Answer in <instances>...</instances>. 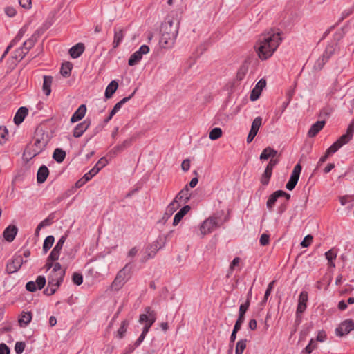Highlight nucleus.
I'll return each mask as SVG.
<instances>
[{
  "label": "nucleus",
  "mask_w": 354,
  "mask_h": 354,
  "mask_svg": "<svg viewBox=\"0 0 354 354\" xmlns=\"http://www.w3.org/2000/svg\"><path fill=\"white\" fill-rule=\"evenodd\" d=\"M99 172V169L97 167H94L92 168L88 173L85 174L83 176L84 179V182H88L90 180L93 176H95Z\"/></svg>",
  "instance_id": "43"
},
{
  "label": "nucleus",
  "mask_w": 354,
  "mask_h": 354,
  "mask_svg": "<svg viewBox=\"0 0 354 354\" xmlns=\"http://www.w3.org/2000/svg\"><path fill=\"white\" fill-rule=\"evenodd\" d=\"M85 47L83 43H78L69 49V55L73 58L79 57L84 51Z\"/></svg>",
  "instance_id": "15"
},
{
  "label": "nucleus",
  "mask_w": 354,
  "mask_h": 354,
  "mask_svg": "<svg viewBox=\"0 0 354 354\" xmlns=\"http://www.w3.org/2000/svg\"><path fill=\"white\" fill-rule=\"evenodd\" d=\"M266 86V81L263 79L260 80L255 86V88L253 89V93H258L259 91L261 92L263 88Z\"/></svg>",
  "instance_id": "51"
},
{
  "label": "nucleus",
  "mask_w": 354,
  "mask_h": 354,
  "mask_svg": "<svg viewBox=\"0 0 354 354\" xmlns=\"http://www.w3.org/2000/svg\"><path fill=\"white\" fill-rule=\"evenodd\" d=\"M272 174V173L269 172L268 171H266V170L264 171V172L262 174L261 178V183L263 185H267L269 183L270 178H271Z\"/></svg>",
  "instance_id": "48"
},
{
  "label": "nucleus",
  "mask_w": 354,
  "mask_h": 354,
  "mask_svg": "<svg viewBox=\"0 0 354 354\" xmlns=\"http://www.w3.org/2000/svg\"><path fill=\"white\" fill-rule=\"evenodd\" d=\"M218 226V219L214 217H210L203 221L200 227V232L202 236L211 233Z\"/></svg>",
  "instance_id": "6"
},
{
  "label": "nucleus",
  "mask_w": 354,
  "mask_h": 354,
  "mask_svg": "<svg viewBox=\"0 0 354 354\" xmlns=\"http://www.w3.org/2000/svg\"><path fill=\"white\" fill-rule=\"evenodd\" d=\"M65 272L52 273L48 276V283H56L62 284L64 281Z\"/></svg>",
  "instance_id": "25"
},
{
  "label": "nucleus",
  "mask_w": 354,
  "mask_h": 354,
  "mask_svg": "<svg viewBox=\"0 0 354 354\" xmlns=\"http://www.w3.org/2000/svg\"><path fill=\"white\" fill-rule=\"evenodd\" d=\"M270 236L267 234H263L260 237V244L263 246L266 245L269 243Z\"/></svg>",
  "instance_id": "60"
},
{
  "label": "nucleus",
  "mask_w": 354,
  "mask_h": 354,
  "mask_svg": "<svg viewBox=\"0 0 354 354\" xmlns=\"http://www.w3.org/2000/svg\"><path fill=\"white\" fill-rule=\"evenodd\" d=\"M191 207L189 205H185L183 208L180 209L179 212H178L176 215L174 216V221H173V225H177L180 221L182 220V218L184 217L185 215H186L189 211L190 210Z\"/></svg>",
  "instance_id": "21"
},
{
  "label": "nucleus",
  "mask_w": 354,
  "mask_h": 354,
  "mask_svg": "<svg viewBox=\"0 0 354 354\" xmlns=\"http://www.w3.org/2000/svg\"><path fill=\"white\" fill-rule=\"evenodd\" d=\"M341 145L339 144L337 141H335L326 151L328 155L333 154L338 151L340 149Z\"/></svg>",
  "instance_id": "49"
},
{
  "label": "nucleus",
  "mask_w": 354,
  "mask_h": 354,
  "mask_svg": "<svg viewBox=\"0 0 354 354\" xmlns=\"http://www.w3.org/2000/svg\"><path fill=\"white\" fill-rule=\"evenodd\" d=\"M301 171V166L299 163H298L293 168L290 179L286 185V187L287 189L291 191L295 187L296 185L298 183Z\"/></svg>",
  "instance_id": "7"
},
{
  "label": "nucleus",
  "mask_w": 354,
  "mask_h": 354,
  "mask_svg": "<svg viewBox=\"0 0 354 354\" xmlns=\"http://www.w3.org/2000/svg\"><path fill=\"white\" fill-rule=\"evenodd\" d=\"M25 344L22 342H17L15 346V351L17 354H21L25 349Z\"/></svg>",
  "instance_id": "56"
},
{
  "label": "nucleus",
  "mask_w": 354,
  "mask_h": 354,
  "mask_svg": "<svg viewBox=\"0 0 354 354\" xmlns=\"http://www.w3.org/2000/svg\"><path fill=\"white\" fill-rule=\"evenodd\" d=\"M61 251L58 250L57 249H55L53 248L51 252L50 253L48 259V261H55L57 260L59 257Z\"/></svg>",
  "instance_id": "47"
},
{
  "label": "nucleus",
  "mask_w": 354,
  "mask_h": 354,
  "mask_svg": "<svg viewBox=\"0 0 354 354\" xmlns=\"http://www.w3.org/2000/svg\"><path fill=\"white\" fill-rule=\"evenodd\" d=\"M353 330H354V322L351 319H347L341 323L336 328L335 333L337 336L342 337Z\"/></svg>",
  "instance_id": "10"
},
{
  "label": "nucleus",
  "mask_w": 354,
  "mask_h": 354,
  "mask_svg": "<svg viewBox=\"0 0 354 354\" xmlns=\"http://www.w3.org/2000/svg\"><path fill=\"white\" fill-rule=\"evenodd\" d=\"M149 52V48L147 45H142L138 50L133 53L129 57L128 64L131 66L137 64L142 58L143 55Z\"/></svg>",
  "instance_id": "8"
},
{
  "label": "nucleus",
  "mask_w": 354,
  "mask_h": 354,
  "mask_svg": "<svg viewBox=\"0 0 354 354\" xmlns=\"http://www.w3.org/2000/svg\"><path fill=\"white\" fill-rule=\"evenodd\" d=\"M278 163L277 160L271 159L270 162H268L266 171H268L269 172L272 173L273 168L275 167V165Z\"/></svg>",
  "instance_id": "61"
},
{
  "label": "nucleus",
  "mask_w": 354,
  "mask_h": 354,
  "mask_svg": "<svg viewBox=\"0 0 354 354\" xmlns=\"http://www.w3.org/2000/svg\"><path fill=\"white\" fill-rule=\"evenodd\" d=\"M308 295L306 291H301L298 299V304L296 310V316L298 317L307 308Z\"/></svg>",
  "instance_id": "11"
},
{
  "label": "nucleus",
  "mask_w": 354,
  "mask_h": 354,
  "mask_svg": "<svg viewBox=\"0 0 354 354\" xmlns=\"http://www.w3.org/2000/svg\"><path fill=\"white\" fill-rule=\"evenodd\" d=\"M129 323L127 320H124L122 322L121 326L118 330L117 335L120 339L124 337L125 333L127 332V327Z\"/></svg>",
  "instance_id": "37"
},
{
  "label": "nucleus",
  "mask_w": 354,
  "mask_h": 354,
  "mask_svg": "<svg viewBox=\"0 0 354 354\" xmlns=\"http://www.w3.org/2000/svg\"><path fill=\"white\" fill-rule=\"evenodd\" d=\"M49 174V170L45 165L41 166L37 174V180L38 183H43L46 181Z\"/></svg>",
  "instance_id": "19"
},
{
  "label": "nucleus",
  "mask_w": 354,
  "mask_h": 354,
  "mask_svg": "<svg viewBox=\"0 0 354 354\" xmlns=\"http://www.w3.org/2000/svg\"><path fill=\"white\" fill-rule=\"evenodd\" d=\"M247 339H242L237 342L235 349V354H242L246 348Z\"/></svg>",
  "instance_id": "36"
},
{
  "label": "nucleus",
  "mask_w": 354,
  "mask_h": 354,
  "mask_svg": "<svg viewBox=\"0 0 354 354\" xmlns=\"http://www.w3.org/2000/svg\"><path fill=\"white\" fill-rule=\"evenodd\" d=\"M54 241H55L54 236L52 235L48 236L45 239V240L44 241V244H43V251L44 252V253H46L49 250V249L52 247V245L54 243Z\"/></svg>",
  "instance_id": "35"
},
{
  "label": "nucleus",
  "mask_w": 354,
  "mask_h": 354,
  "mask_svg": "<svg viewBox=\"0 0 354 354\" xmlns=\"http://www.w3.org/2000/svg\"><path fill=\"white\" fill-rule=\"evenodd\" d=\"M124 38V32L122 28L114 29V39L113 41V48H116L119 44L121 43Z\"/></svg>",
  "instance_id": "26"
},
{
  "label": "nucleus",
  "mask_w": 354,
  "mask_h": 354,
  "mask_svg": "<svg viewBox=\"0 0 354 354\" xmlns=\"http://www.w3.org/2000/svg\"><path fill=\"white\" fill-rule=\"evenodd\" d=\"M72 68L73 64L69 62H66L62 64L60 69V73L63 77H68L71 75Z\"/></svg>",
  "instance_id": "32"
},
{
  "label": "nucleus",
  "mask_w": 354,
  "mask_h": 354,
  "mask_svg": "<svg viewBox=\"0 0 354 354\" xmlns=\"http://www.w3.org/2000/svg\"><path fill=\"white\" fill-rule=\"evenodd\" d=\"M341 145L339 144L337 141H335L326 151L328 155L333 154L338 151L340 149Z\"/></svg>",
  "instance_id": "50"
},
{
  "label": "nucleus",
  "mask_w": 354,
  "mask_h": 354,
  "mask_svg": "<svg viewBox=\"0 0 354 354\" xmlns=\"http://www.w3.org/2000/svg\"><path fill=\"white\" fill-rule=\"evenodd\" d=\"M118 87V84L115 80H112L107 86L105 90V97L109 99L112 97Z\"/></svg>",
  "instance_id": "27"
},
{
  "label": "nucleus",
  "mask_w": 354,
  "mask_h": 354,
  "mask_svg": "<svg viewBox=\"0 0 354 354\" xmlns=\"http://www.w3.org/2000/svg\"><path fill=\"white\" fill-rule=\"evenodd\" d=\"M27 53L28 52L23 47H21L15 51L14 57L16 59L21 60Z\"/></svg>",
  "instance_id": "45"
},
{
  "label": "nucleus",
  "mask_w": 354,
  "mask_h": 354,
  "mask_svg": "<svg viewBox=\"0 0 354 354\" xmlns=\"http://www.w3.org/2000/svg\"><path fill=\"white\" fill-rule=\"evenodd\" d=\"M36 42V37L32 36L23 44V48L28 53V51L34 46Z\"/></svg>",
  "instance_id": "42"
},
{
  "label": "nucleus",
  "mask_w": 354,
  "mask_h": 354,
  "mask_svg": "<svg viewBox=\"0 0 354 354\" xmlns=\"http://www.w3.org/2000/svg\"><path fill=\"white\" fill-rule=\"evenodd\" d=\"M72 279H73V282L77 286L81 285L83 282V277L80 273L75 272L73 274Z\"/></svg>",
  "instance_id": "52"
},
{
  "label": "nucleus",
  "mask_w": 354,
  "mask_h": 354,
  "mask_svg": "<svg viewBox=\"0 0 354 354\" xmlns=\"http://www.w3.org/2000/svg\"><path fill=\"white\" fill-rule=\"evenodd\" d=\"M354 132V121H353L347 128L346 133L343 134L339 137V138L337 140L341 147L348 143L353 138Z\"/></svg>",
  "instance_id": "12"
},
{
  "label": "nucleus",
  "mask_w": 354,
  "mask_h": 354,
  "mask_svg": "<svg viewBox=\"0 0 354 354\" xmlns=\"http://www.w3.org/2000/svg\"><path fill=\"white\" fill-rule=\"evenodd\" d=\"M19 3L25 9H30L32 6L31 0H19Z\"/></svg>",
  "instance_id": "64"
},
{
  "label": "nucleus",
  "mask_w": 354,
  "mask_h": 354,
  "mask_svg": "<svg viewBox=\"0 0 354 354\" xmlns=\"http://www.w3.org/2000/svg\"><path fill=\"white\" fill-rule=\"evenodd\" d=\"M145 313L141 314L139 317V322L140 324H144L145 326L141 335L135 342L136 347L140 346V344L144 341L146 335L156 320V313L151 307L145 308Z\"/></svg>",
  "instance_id": "4"
},
{
  "label": "nucleus",
  "mask_w": 354,
  "mask_h": 354,
  "mask_svg": "<svg viewBox=\"0 0 354 354\" xmlns=\"http://www.w3.org/2000/svg\"><path fill=\"white\" fill-rule=\"evenodd\" d=\"M277 151L270 147L265 148L260 155V160H266L270 158H274L277 156Z\"/></svg>",
  "instance_id": "24"
},
{
  "label": "nucleus",
  "mask_w": 354,
  "mask_h": 354,
  "mask_svg": "<svg viewBox=\"0 0 354 354\" xmlns=\"http://www.w3.org/2000/svg\"><path fill=\"white\" fill-rule=\"evenodd\" d=\"M274 283H275V281H272V282H270L268 284V288H267L265 295H264V298H263V302H266V301L268 300V297L270 295L271 292L273 289Z\"/></svg>",
  "instance_id": "53"
},
{
  "label": "nucleus",
  "mask_w": 354,
  "mask_h": 354,
  "mask_svg": "<svg viewBox=\"0 0 354 354\" xmlns=\"http://www.w3.org/2000/svg\"><path fill=\"white\" fill-rule=\"evenodd\" d=\"M124 149L123 148V147L122 146L121 144L120 145H116L115 147H114L110 151H109V154L111 155L112 156H115L118 153H120L122 152V151H124Z\"/></svg>",
  "instance_id": "57"
},
{
  "label": "nucleus",
  "mask_w": 354,
  "mask_h": 354,
  "mask_svg": "<svg viewBox=\"0 0 354 354\" xmlns=\"http://www.w3.org/2000/svg\"><path fill=\"white\" fill-rule=\"evenodd\" d=\"M130 272L131 268L129 264L127 263L118 272L116 277L126 283L130 277Z\"/></svg>",
  "instance_id": "22"
},
{
  "label": "nucleus",
  "mask_w": 354,
  "mask_h": 354,
  "mask_svg": "<svg viewBox=\"0 0 354 354\" xmlns=\"http://www.w3.org/2000/svg\"><path fill=\"white\" fill-rule=\"evenodd\" d=\"M8 131L4 127H0V145H3L8 140Z\"/></svg>",
  "instance_id": "44"
},
{
  "label": "nucleus",
  "mask_w": 354,
  "mask_h": 354,
  "mask_svg": "<svg viewBox=\"0 0 354 354\" xmlns=\"http://www.w3.org/2000/svg\"><path fill=\"white\" fill-rule=\"evenodd\" d=\"M49 142V136L42 129H37L33 138V143H29L23 153V158L28 162L46 148Z\"/></svg>",
  "instance_id": "2"
},
{
  "label": "nucleus",
  "mask_w": 354,
  "mask_h": 354,
  "mask_svg": "<svg viewBox=\"0 0 354 354\" xmlns=\"http://www.w3.org/2000/svg\"><path fill=\"white\" fill-rule=\"evenodd\" d=\"M325 257L326 259L328 261L330 266L335 267V265L333 262V261L336 259L337 253L333 249H331L325 253Z\"/></svg>",
  "instance_id": "40"
},
{
  "label": "nucleus",
  "mask_w": 354,
  "mask_h": 354,
  "mask_svg": "<svg viewBox=\"0 0 354 354\" xmlns=\"http://www.w3.org/2000/svg\"><path fill=\"white\" fill-rule=\"evenodd\" d=\"M317 347V342L313 339H312L309 344L305 348V351L310 354L313 352V351Z\"/></svg>",
  "instance_id": "55"
},
{
  "label": "nucleus",
  "mask_w": 354,
  "mask_h": 354,
  "mask_svg": "<svg viewBox=\"0 0 354 354\" xmlns=\"http://www.w3.org/2000/svg\"><path fill=\"white\" fill-rule=\"evenodd\" d=\"M190 196L191 193L187 185H186L183 189H181L179 192V193L175 197V199H176L177 201H183V202L185 203L189 200Z\"/></svg>",
  "instance_id": "23"
},
{
  "label": "nucleus",
  "mask_w": 354,
  "mask_h": 354,
  "mask_svg": "<svg viewBox=\"0 0 354 354\" xmlns=\"http://www.w3.org/2000/svg\"><path fill=\"white\" fill-rule=\"evenodd\" d=\"M325 121H317L310 128L308 136L310 138L315 137L324 127Z\"/></svg>",
  "instance_id": "18"
},
{
  "label": "nucleus",
  "mask_w": 354,
  "mask_h": 354,
  "mask_svg": "<svg viewBox=\"0 0 354 354\" xmlns=\"http://www.w3.org/2000/svg\"><path fill=\"white\" fill-rule=\"evenodd\" d=\"M248 70V68L247 65H245V64L242 65L240 67V68L237 73L238 77L240 80H241L245 76V75L247 73Z\"/></svg>",
  "instance_id": "58"
},
{
  "label": "nucleus",
  "mask_w": 354,
  "mask_h": 354,
  "mask_svg": "<svg viewBox=\"0 0 354 354\" xmlns=\"http://www.w3.org/2000/svg\"><path fill=\"white\" fill-rule=\"evenodd\" d=\"M28 109L26 107H20L14 117V122L15 124H20L28 114Z\"/></svg>",
  "instance_id": "20"
},
{
  "label": "nucleus",
  "mask_w": 354,
  "mask_h": 354,
  "mask_svg": "<svg viewBox=\"0 0 354 354\" xmlns=\"http://www.w3.org/2000/svg\"><path fill=\"white\" fill-rule=\"evenodd\" d=\"M17 233V227L15 225H9L3 232V237L6 241L11 242L14 240Z\"/></svg>",
  "instance_id": "17"
},
{
  "label": "nucleus",
  "mask_w": 354,
  "mask_h": 354,
  "mask_svg": "<svg viewBox=\"0 0 354 354\" xmlns=\"http://www.w3.org/2000/svg\"><path fill=\"white\" fill-rule=\"evenodd\" d=\"M279 32L270 31L262 34L257 42V54L262 60L270 57L281 42Z\"/></svg>",
  "instance_id": "1"
},
{
  "label": "nucleus",
  "mask_w": 354,
  "mask_h": 354,
  "mask_svg": "<svg viewBox=\"0 0 354 354\" xmlns=\"http://www.w3.org/2000/svg\"><path fill=\"white\" fill-rule=\"evenodd\" d=\"M250 297H251V289L250 290V291L248 292L246 301L244 304H241V306L239 307V315L245 316V314L250 306Z\"/></svg>",
  "instance_id": "34"
},
{
  "label": "nucleus",
  "mask_w": 354,
  "mask_h": 354,
  "mask_svg": "<svg viewBox=\"0 0 354 354\" xmlns=\"http://www.w3.org/2000/svg\"><path fill=\"white\" fill-rule=\"evenodd\" d=\"M312 241H313V236L311 235L308 234V235L306 236L305 238L304 239V240L301 241V245L303 248L308 247L311 244Z\"/></svg>",
  "instance_id": "59"
},
{
  "label": "nucleus",
  "mask_w": 354,
  "mask_h": 354,
  "mask_svg": "<svg viewBox=\"0 0 354 354\" xmlns=\"http://www.w3.org/2000/svg\"><path fill=\"white\" fill-rule=\"evenodd\" d=\"M68 235L67 234H65L63 235L57 241L54 248L57 249L58 250L61 251L62 250L63 245L66 240Z\"/></svg>",
  "instance_id": "54"
},
{
  "label": "nucleus",
  "mask_w": 354,
  "mask_h": 354,
  "mask_svg": "<svg viewBox=\"0 0 354 354\" xmlns=\"http://www.w3.org/2000/svg\"><path fill=\"white\" fill-rule=\"evenodd\" d=\"M134 93H135V91L133 92V93L131 95H129V97H124L120 102L116 103L115 104V106H113V109L111 110V111L109 114V116L105 120V122H109V120H111V118H113V116L120 109L124 103L128 102L133 96Z\"/></svg>",
  "instance_id": "14"
},
{
  "label": "nucleus",
  "mask_w": 354,
  "mask_h": 354,
  "mask_svg": "<svg viewBox=\"0 0 354 354\" xmlns=\"http://www.w3.org/2000/svg\"><path fill=\"white\" fill-rule=\"evenodd\" d=\"M53 78L51 76H44L42 89L46 95L48 96L51 92V84Z\"/></svg>",
  "instance_id": "29"
},
{
  "label": "nucleus",
  "mask_w": 354,
  "mask_h": 354,
  "mask_svg": "<svg viewBox=\"0 0 354 354\" xmlns=\"http://www.w3.org/2000/svg\"><path fill=\"white\" fill-rule=\"evenodd\" d=\"M25 261L21 255L15 254L6 265V271L9 274L17 272Z\"/></svg>",
  "instance_id": "5"
},
{
  "label": "nucleus",
  "mask_w": 354,
  "mask_h": 354,
  "mask_svg": "<svg viewBox=\"0 0 354 354\" xmlns=\"http://www.w3.org/2000/svg\"><path fill=\"white\" fill-rule=\"evenodd\" d=\"M46 279L44 276H38L35 281H28L26 285L28 291L33 292L37 290H41L46 285Z\"/></svg>",
  "instance_id": "9"
},
{
  "label": "nucleus",
  "mask_w": 354,
  "mask_h": 354,
  "mask_svg": "<svg viewBox=\"0 0 354 354\" xmlns=\"http://www.w3.org/2000/svg\"><path fill=\"white\" fill-rule=\"evenodd\" d=\"M278 163L277 160L271 159L270 162H268L266 171H268L269 172L272 173L273 168L275 167V165Z\"/></svg>",
  "instance_id": "62"
},
{
  "label": "nucleus",
  "mask_w": 354,
  "mask_h": 354,
  "mask_svg": "<svg viewBox=\"0 0 354 354\" xmlns=\"http://www.w3.org/2000/svg\"><path fill=\"white\" fill-rule=\"evenodd\" d=\"M60 286V283H55L52 282L48 283V286L44 290V293L48 296L53 295L56 292V291L58 290Z\"/></svg>",
  "instance_id": "31"
},
{
  "label": "nucleus",
  "mask_w": 354,
  "mask_h": 354,
  "mask_svg": "<svg viewBox=\"0 0 354 354\" xmlns=\"http://www.w3.org/2000/svg\"><path fill=\"white\" fill-rule=\"evenodd\" d=\"M280 194H281V193L280 191L277 190L269 196L266 203V206L270 210H271L274 206L277 200L280 197Z\"/></svg>",
  "instance_id": "28"
},
{
  "label": "nucleus",
  "mask_w": 354,
  "mask_h": 354,
  "mask_svg": "<svg viewBox=\"0 0 354 354\" xmlns=\"http://www.w3.org/2000/svg\"><path fill=\"white\" fill-rule=\"evenodd\" d=\"M26 29L24 27L22 28L18 32L17 35L15 37V39L11 41L13 42V44L15 45L17 42L20 41L23 35H24Z\"/></svg>",
  "instance_id": "63"
},
{
  "label": "nucleus",
  "mask_w": 354,
  "mask_h": 354,
  "mask_svg": "<svg viewBox=\"0 0 354 354\" xmlns=\"http://www.w3.org/2000/svg\"><path fill=\"white\" fill-rule=\"evenodd\" d=\"M90 125L91 120L89 119H86L82 122L79 123L73 130V136L75 138H80L88 129Z\"/></svg>",
  "instance_id": "13"
},
{
  "label": "nucleus",
  "mask_w": 354,
  "mask_h": 354,
  "mask_svg": "<svg viewBox=\"0 0 354 354\" xmlns=\"http://www.w3.org/2000/svg\"><path fill=\"white\" fill-rule=\"evenodd\" d=\"M32 319V315L30 312H23L19 319V323L21 326H27Z\"/></svg>",
  "instance_id": "30"
},
{
  "label": "nucleus",
  "mask_w": 354,
  "mask_h": 354,
  "mask_svg": "<svg viewBox=\"0 0 354 354\" xmlns=\"http://www.w3.org/2000/svg\"><path fill=\"white\" fill-rule=\"evenodd\" d=\"M124 283H125L124 281L120 280L119 279H118L115 277V279L113 280V281L112 282V283L111 285V287L112 289L118 290L120 288H122V287L124 286Z\"/></svg>",
  "instance_id": "46"
},
{
  "label": "nucleus",
  "mask_w": 354,
  "mask_h": 354,
  "mask_svg": "<svg viewBox=\"0 0 354 354\" xmlns=\"http://www.w3.org/2000/svg\"><path fill=\"white\" fill-rule=\"evenodd\" d=\"M178 201H176V199H174L167 206L166 209V214L168 215H171L178 208L179 204L178 203Z\"/></svg>",
  "instance_id": "39"
},
{
  "label": "nucleus",
  "mask_w": 354,
  "mask_h": 354,
  "mask_svg": "<svg viewBox=\"0 0 354 354\" xmlns=\"http://www.w3.org/2000/svg\"><path fill=\"white\" fill-rule=\"evenodd\" d=\"M262 125V118L258 116L252 121L250 131L257 133L260 127Z\"/></svg>",
  "instance_id": "38"
},
{
  "label": "nucleus",
  "mask_w": 354,
  "mask_h": 354,
  "mask_svg": "<svg viewBox=\"0 0 354 354\" xmlns=\"http://www.w3.org/2000/svg\"><path fill=\"white\" fill-rule=\"evenodd\" d=\"M222 136V130L219 127H215L209 132V137L212 140L218 139Z\"/></svg>",
  "instance_id": "41"
},
{
  "label": "nucleus",
  "mask_w": 354,
  "mask_h": 354,
  "mask_svg": "<svg viewBox=\"0 0 354 354\" xmlns=\"http://www.w3.org/2000/svg\"><path fill=\"white\" fill-rule=\"evenodd\" d=\"M86 112V106L84 104H82L79 106V108L75 111V113L73 114L71 122H75L80 120H82Z\"/></svg>",
  "instance_id": "16"
},
{
  "label": "nucleus",
  "mask_w": 354,
  "mask_h": 354,
  "mask_svg": "<svg viewBox=\"0 0 354 354\" xmlns=\"http://www.w3.org/2000/svg\"><path fill=\"white\" fill-rule=\"evenodd\" d=\"M66 157V152L61 149H55V151H54V153H53V158H54V160L59 162V163H61L64 161V158Z\"/></svg>",
  "instance_id": "33"
},
{
  "label": "nucleus",
  "mask_w": 354,
  "mask_h": 354,
  "mask_svg": "<svg viewBox=\"0 0 354 354\" xmlns=\"http://www.w3.org/2000/svg\"><path fill=\"white\" fill-rule=\"evenodd\" d=\"M178 28L179 21L169 17L162 24L160 43L165 48L173 46L178 36Z\"/></svg>",
  "instance_id": "3"
}]
</instances>
